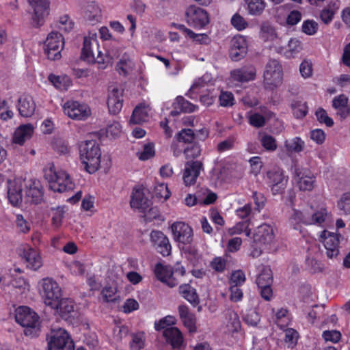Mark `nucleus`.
<instances>
[{
  "label": "nucleus",
  "mask_w": 350,
  "mask_h": 350,
  "mask_svg": "<svg viewBox=\"0 0 350 350\" xmlns=\"http://www.w3.org/2000/svg\"><path fill=\"white\" fill-rule=\"evenodd\" d=\"M79 159L84 170L89 174L95 173L100 167L101 151L95 140H87L79 144Z\"/></svg>",
  "instance_id": "nucleus-1"
},
{
  "label": "nucleus",
  "mask_w": 350,
  "mask_h": 350,
  "mask_svg": "<svg viewBox=\"0 0 350 350\" xmlns=\"http://www.w3.org/2000/svg\"><path fill=\"white\" fill-rule=\"evenodd\" d=\"M81 58L89 64L100 65V68H105L107 65L111 63L112 58L108 55H103L99 50L98 41L96 33L92 36H85L83 48L81 49Z\"/></svg>",
  "instance_id": "nucleus-2"
},
{
  "label": "nucleus",
  "mask_w": 350,
  "mask_h": 350,
  "mask_svg": "<svg viewBox=\"0 0 350 350\" xmlns=\"http://www.w3.org/2000/svg\"><path fill=\"white\" fill-rule=\"evenodd\" d=\"M15 320L25 327L24 334L31 338H36L40 332V317L27 306H19L16 310Z\"/></svg>",
  "instance_id": "nucleus-3"
},
{
  "label": "nucleus",
  "mask_w": 350,
  "mask_h": 350,
  "mask_svg": "<svg viewBox=\"0 0 350 350\" xmlns=\"http://www.w3.org/2000/svg\"><path fill=\"white\" fill-rule=\"evenodd\" d=\"M44 178L49 188L54 192L63 193L74 189L75 184L70 176L64 170H56L53 165L45 169Z\"/></svg>",
  "instance_id": "nucleus-4"
},
{
  "label": "nucleus",
  "mask_w": 350,
  "mask_h": 350,
  "mask_svg": "<svg viewBox=\"0 0 350 350\" xmlns=\"http://www.w3.org/2000/svg\"><path fill=\"white\" fill-rule=\"evenodd\" d=\"M174 241L178 245H189L185 250L186 252L195 256L197 250L190 246L193 241V228L184 221H174L170 226Z\"/></svg>",
  "instance_id": "nucleus-5"
},
{
  "label": "nucleus",
  "mask_w": 350,
  "mask_h": 350,
  "mask_svg": "<svg viewBox=\"0 0 350 350\" xmlns=\"http://www.w3.org/2000/svg\"><path fill=\"white\" fill-rule=\"evenodd\" d=\"M130 204L131 208L137 209L139 212L144 213L143 217L145 223L151 222L159 216L157 210L150 208V201L145 196L144 192L139 189L133 191Z\"/></svg>",
  "instance_id": "nucleus-6"
},
{
  "label": "nucleus",
  "mask_w": 350,
  "mask_h": 350,
  "mask_svg": "<svg viewBox=\"0 0 350 350\" xmlns=\"http://www.w3.org/2000/svg\"><path fill=\"white\" fill-rule=\"evenodd\" d=\"M283 81L282 65L275 59H271L267 64L263 75V86L265 90H273L279 87Z\"/></svg>",
  "instance_id": "nucleus-7"
},
{
  "label": "nucleus",
  "mask_w": 350,
  "mask_h": 350,
  "mask_svg": "<svg viewBox=\"0 0 350 350\" xmlns=\"http://www.w3.org/2000/svg\"><path fill=\"white\" fill-rule=\"evenodd\" d=\"M327 217L328 212L325 208H321L312 214L307 211H300L295 209L291 220L295 224L322 226Z\"/></svg>",
  "instance_id": "nucleus-8"
},
{
  "label": "nucleus",
  "mask_w": 350,
  "mask_h": 350,
  "mask_svg": "<svg viewBox=\"0 0 350 350\" xmlns=\"http://www.w3.org/2000/svg\"><path fill=\"white\" fill-rule=\"evenodd\" d=\"M49 350H75V344L64 329H52L49 338Z\"/></svg>",
  "instance_id": "nucleus-9"
},
{
  "label": "nucleus",
  "mask_w": 350,
  "mask_h": 350,
  "mask_svg": "<svg viewBox=\"0 0 350 350\" xmlns=\"http://www.w3.org/2000/svg\"><path fill=\"white\" fill-rule=\"evenodd\" d=\"M40 293L44 304L48 306H56L57 300L62 296V289L58 283L50 278H43L41 281Z\"/></svg>",
  "instance_id": "nucleus-10"
},
{
  "label": "nucleus",
  "mask_w": 350,
  "mask_h": 350,
  "mask_svg": "<svg viewBox=\"0 0 350 350\" xmlns=\"http://www.w3.org/2000/svg\"><path fill=\"white\" fill-rule=\"evenodd\" d=\"M185 20L188 25L196 29H204L210 22L208 12L194 5L187 8Z\"/></svg>",
  "instance_id": "nucleus-11"
},
{
  "label": "nucleus",
  "mask_w": 350,
  "mask_h": 350,
  "mask_svg": "<svg viewBox=\"0 0 350 350\" xmlns=\"http://www.w3.org/2000/svg\"><path fill=\"white\" fill-rule=\"evenodd\" d=\"M293 179L299 190L311 191L316 183V177L311 170L297 164L293 166Z\"/></svg>",
  "instance_id": "nucleus-12"
},
{
  "label": "nucleus",
  "mask_w": 350,
  "mask_h": 350,
  "mask_svg": "<svg viewBox=\"0 0 350 350\" xmlns=\"http://www.w3.org/2000/svg\"><path fill=\"white\" fill-rule=\"evenodd\" d=\"M64 45V37L62 33L54 31L50 33L44 42V51L48 59L51 60L60 59Z\"/></svg>",
  "instance_id": "nucleus-13"
},
{
  "label": "nucleus",
  "mask_w": 350,
  "mask_h": 350,
  "mask_svg": "<svg viewBox=\"0 0 350 350\" xmlns=\"http://www.w3.org/2000/svg\"><path fill=\"white\" fill-rule=\"evenodd\" d=\"M267 183L273 195L282 193L287 184L288 177L280 167H274L267 172Z\"/></svg>",
  "instance_id": "nucleus-14"
},
{
  "label": "nucleus",
  "mask_w": 350,
  "mask_h": 350,
  "mask_svg": "<svg viewBox=\"0 0 350 350\" xmlns=\"http://www.w3.org/2000/svg\"><path fill=\"white\" fill-rule=\"evenodd\" d=\"M63 109L65 114L73 120H83L90 115V109L88 105L73 100L66 101Z\"/></svg>",
  "instance_id": "nucleus-15"
},
{
  "label": "nucleus",
  "mask_w": 350,
  "mask_h": 350,
  "mask_svg": "<svg viewBox=\"0 0 350 350\" xmlns=\"http://www.w3.org/2000/svg\"><path fill=\"white\" fill-rule=\"evenodd\" d=\"M33 10V25L39 27L44 23V18L49 14V1L48 0H28Z\"/></svg>",
  "instance_id": "nucleus-16"
},
{
  "label": "nucleus",
  "mask_w": 350,
  "mask_h": 350,
  "mask_svg": "<svg viewBox=\"0 0 350 350\" xmlns=\"http://www.w3.org/2000/svg\"><path fill=\"white\" fill-rule=\"evenodd\" d=\"M150 241L157 252L163 256H168L171 254L172 245L168 237L160 230H152L150 234Z\"/></svg>",
  "instance_id": "nucleus-17"
},
{
  "label": "nucleus",
  "mask_w": 350,
  "mask_h": 350,
  "mask_svg": "<svg viewBox=\"0 0 350 350\" xmlns=\"http://www.w3.org/2000/svg\"><path fill=\"white\" fill-rule=\"evenodd\" d=\"M338 233L330 232L324 230L321 237L323 239V243L326 250V255L329 258H336L339 254L340 237Z\"/></svg>",
  "instance_id": "nucleus-18"
},
{
  "label": "nucleus",
  "mask_w": 350,
  "mask_h": 350,
  "mask_svg": "<svg viewBox=\"0 0 350 350\" xmlns=\"http://www.w3.org/2000/svg\"><path fill=\"white\" fill-rule=\"evenodd\" d=\"M55 309L62 319L67 321H72L76 315L75 303L70 298H60L57 300L56 306H50Z\"/></svg>",
  "instance_id": "nucleus-19"
},
{
  "label": "nucleus",
  "mask_w": 350,
  "mask_h": 350,
  "mask_svg": "<svg viewBox=\"0 0 350 350\" xmlns=\"http://www.w3.org/2000/svg\"><path fill=\"white\" fill-rule=\"evenodd\" d=\"M247 52V43L243 36H234L231 40L229 55L232 61L238 62L243 59Z\"/></svg>",
  "instance_id": "nucleus-20"
},
{
  "label": "nucleus",
  "mask_w": 350,
  "mask_h": 350,
  "mask_svg": "<svg viewBox=\"0 0 350 350\" xmlns=\"http://www.w3.org/2000/svg\"><path fill=\"white\" fill-rule=\"evenodd\" d=\"M83 18L92 25L100 23L103 19V11L100 4L94 1L87 2L83 8Z\"/></svg>",
  "instance_id": "nucleus-21"
},
{
  "label": "nucleus",
  "mask_w": 350,
  "mask_h": 350,
  "mask_svg": "<svg viewBox=\"0 0 350 350\" xmlns=\"http://www.w3.org/2000/svg\"><path fill=\"white\" fill-rule=\"evenodd\" d=\"M202 168L203 164L200 161H187L185 165L183 176L185 185L186 186L194 185Z\"/></svg>",
  "instance_id": "nucleus-22"
},
{
  "label": "nucleus",
  "mask_w": 350,
  "mask_h": 350,
  "mask_svg": "<svg viewBox=\"0 0 350 350\" xmlns=\"http://www.w3.org/2000/svg\"><path fill=\"white\" fill-rule=\"evenodd\" d=\"M256 70L253 66H243L230 72V81L237 83H247L255 79Z\"/></svg>",
  "instance_id": "nucleus-23"
},
{
  "label": "nucleus",
  "mask_w": 350,
  "mask_h": 350,
  "mask_svg": "<svg viewBox=\"0 0 350 350\" xmlns=\"http://www.w3.org/2000/svg\"><path fill=\"white\" fill-rule=\"evenodd\" d=\"M274 237L272 226L267 224H262L254 230L253 242L256 245H268L273 241Z\"/></svg>",
  "instance_id": "nucleus-24"
},
{
  "label": "nucleus",
  "mask_w": 350,
  "mask_h": 350,
  "mask_svg": "<svg viewBox=\"0 0 350 350\" xmlns=\"http://www.w3.org/2000/svg\"><path fill=\"white\" fill-rule=\"evenodd\" d=\"M154 273L158 280L171 288L177 286L179 283L178 278H173V272L171 271L170 267L163 265L161 262L155 265Z\"/></svg>",
  "instance_id": "nucleus-25"
},
{
  "label": "nucleus",
  "mask_w": 350,
  "mask_h": 350,
  "mask_svg": "<svg viewBox=\"0 0 350 350\" xmlns=\"http://www.w3.org/2000/svg\"><path fill=\"white\" fill-rule=\"evenodd\" d=\"M16 107L21 116L30 118L36 111V104L31 96L23 94L19 97Z\"/></svg>",
  "instance_id": "nucleus-26"
},
{
  "label": "nucleus",
  "mask_w": 350,
  "mask_h": 350,
  "mask_svg": "<svg viewBox=\"0 0 350 350\" xmlns=\"http://www.w3.org/2000/svg\"><path fill=\"white\" fill-rule=\"evenodd\" d=\"M8 198L13 206H18L23 201V186L21 182L8 180Z\"/></svg>",
  "instance_id": "nucleus-27"
},
{
  "label": "nucleus",
  "mask_w": 350,
  "mask_h": 350,
  "mask_svg": "<svg viewBox=\"0 0 350 350\" xmlns=\"http://www.w3.org/2000/svg\"><path fill=\"white\" fill-rule=\"evenodd\" d=\"M180 318L189 333H196L197 331L196 317L195 314L190 312L186 305H180L178 308Z\"/></svg>",
  "instance_id": "nucleus-28"
},
{
  "label": "nucleus",
  "mask_w": 350,
  "mask_h": 350,
  "mask_svg": "<svg viewBox=\"0 0 350 350\" xmlns=\"http://www.w3.org/2000/svg\"><path fill=\"white\" fill-rule=\"evenodd\" d=\"M23 258L26 267L31 270L37 271L42 266V260L40 254L31 247L24 249Z\"/></svg>",
  "instance_id": "nucleus-29"
},
{
  "label": "nucleus",
  "mask_w": 350,
  "mask_h": 350,
  "mask_svg": "<svg viewBox=\"0 0 350 350\" xmlns=\"http://www.w3.org/2000/svg\"><path fill=\"white\" fill-rule=\"evenodd\" d=\"M340 6L339 0H330L327 5L320 12L319 17L325 25H329L333 21L335 14L337 13Z\"/></svg>",
  "instance_id": "nucleus-30"
},
{
  "label": "nucleus",
  "mask_w": 350,
  "mask_h": 350,
  "mask_svg": "<svg viewBox=\"0 0 350 350\" xmlns=\"http://www.w3.org/2000/svg\"><path fill=\"white\" fill-rule=\"evenodd\" d=\"M43 188L38 180L31 181L26 190V198L27 200L33 204H39L43 198Z\"/></svg>",
  "instance_id": "nucleus-31"
},
{
  "label": "nucleus",
  "mask_w": 350,
  "mask_h": 350,
  "mask_svg": "<svg viewBox=\"0 0 350 350\" xmlns=\"http://www.w3.org/2000/svg\"><path fill=\"white\" fill-rule=\"evenodd\" d=\"M163 335L167 343L173 349H179L183 343V336L180 329L176 327H170L165 329Z\"/></svg>",
  "instance_id": "nucleus-32"
},
{
  "label": "nucleus",
  "mask_w": 350,
  "mask_h": 350,
  "mask_svg": "<svg viewBox=\"0 0 350 350\" xmlns=\"http://www.w3.org/2000/svg\"><path fill=\"white\" fill-rule=\"evenodd\" d=\"M178 293L182 297L193 306L200 304V298L196 289L189 284H183L178 287Z\"/></svg>",
  "instance_id": "nucleus-33"
},
{
  "label": "nucleus",
  "mask_w": 350,
  "mask_h": 350,
  "mask_svg": "<svg viewBox=\"0 0 350 350\" xmlns=\"http://www.w3.org/2000/svg\"><path fill=\"white\" fill-rule=\"evenodd\" d=\"M33 133V126L31 124L21 125L15 131L13 136V142L23 145L27 139L31 137Z\"/></svg>",
  "instance_id": "nucleus-34"
},
{
  "label": "nucleus",
  "mask_w": 350,
  "mask_h": 350,
  "mask_svg": "<svg viewBox=\"0 0 350 350\" xmlns=\"http://www.w3.org/2000/svg\"><path fill=\"white\" fill-rule=\"evenodd\" d=\"M122 97L118 89H113L109 94L107 103L111 113L116 115L121 111L123 106Z\"/></svg>",
  "instance_id": "nucleus-35"
},
{
  "label": "nucleus",
  "mask_w": 350,
  "mask_h": 350,
  "mask_svg": "<svg viewBox=\"0 0 350 350\" xmlns=\"http://www.w3.org/2000/svg\"><path fill=\"white\" fill-rule=\"evenodd\" d=\"M148 105L145 103L137 105L132 113L131 122L135 124H139L148 120Z\"/></svg>",
  "instance_id": "nucleus-36"
},
{
  "label": "nucleus",
  "mask_w": 350,
  "mask_h": 350,
  "mask_svg": "<svg viewBox=\"0 0 350 350\" xmlns=\"http://www.w3.org/2000/svg\"><path fill=\"white\" fill-rule=\"evenodd\" d=\"M245 2L247 5L246 10L252 16L261 15L266 7L265 0H245Z\"/></svg>",
  "instance_id": "nucleus-37"
},
{
  "label": "nucleus",
  "mask_w": 350,
  "mask_h": 350,
  "mask_svg": "<svg viewBox=\"0 0 350 350\" xmlns=\"http://www.w3.org/2000/svg\"><path fill=\"white\" fill-rule=\"evenodd\" d=\"M251 219L243 220L237 222L234 226L228 230L230 235L233 236L235 234H240L243 232L246 237H249L251 235L252 231L250 228Z\"/></svg>",
  "instance_id": "nucleus-38"
},
{
  "label": "nucleus",
  "mask_w": 350,
  "mask_h": 350,
  "mask_svg": "<svg viewBox=\"0 0 350 350\" xmlns=\"http://www.w3.org/2000/svg\"><path fill=\"white\" fill-rule=\"evenodd\" d=\"M48 79L56 88L60 90H67L72 84L70 78L67 75L58 76L51 74Z\"/></svg>",
  "instance_id": "nucleus-39"
},
{
  "label": "nucleus",
  "mask_w": 350,
  "mask_h": 350,
  "mask_svg": "<svg viewBox=\"0 0 350 350\" xmlns=\"http://www.w3.org/2000/svg\"><path fill=\"white\" fill-rule=\"evenodd\" d=\"M178 29L183 30L187 36L198 44H208L210 42V38L206 33H196L191 29L187 28L183 25H179Z\"/></svg>",
  "instance_id": "nucleus-40"
},
{
  "label": "nucleus",
  "mask_w": 350,
  "mask_h": 350,
  "mask_svg": "<svg viewBox=\"0 0 350 350\" xmlns=\"http://www.w3.org/2000/svg\"><path fill=\"white\" fill-rule=\"evenodd\" d=\"M131 340L129 342L131 350H142L145 347L146 334L144 332H138L131 334Z\"/></svg>",
  "instance_id": "nucleus-41"
},
{
  "label": "nucleus",
  "mask_w": 350,
  "mask_h": 350,
  "mask_svg": "<svg viewBox=\"0 0 350 350\" xmlns=\"http://www.w3.org/2000/svg\"><path fill=\"white\" fill-rule=\"evenodd\" d=\"M291 314L286 308H282L275 313V323L282 329H285L291 323Z\"/></svg>",
  "instance_id": "nucleus-42"
},
{
  "label": "nucleus",
  "mask_w": 350,
  "mask_h": 350,
  "mask_svg": "<svg viewBox=\"0 0 350 350\" xmlns=\"http://www.w3.org/2000/svg\"><path fill=\"white\" fill-rule=\"evenodd\" d=\"M286 150L289 152L299 153L303 151L305 142L299 137H295L284 143Z\"/></svg>",
  "instance_id": "nucleus-43"
},
{
  "label": "nucleus",
  "mask_w": 350,
  "mask_h": 350,
  "mask_svg": "<svg viewBox=\"0 0 350 350\" xmlns=\"http://www.w3.org/2000/svg\"><path fill=\"white\" fill-rule=\"evenodd\" d=\"M293 113L297 119H301L306 116L308 107L306 102L294 100L291 104Z\"/></svg>",
  "instance_id": "nucleus-44"
},
{
  "label": "nucleus",
  "mask_w": 350,
  "mask_h": 350,
  "mask_svg": "<svg viewBox=\"0 0 350 350\" xmlns=\"http://www.w3.org/2000/svg\"><path fill=\"white\" fill-rule=\"evenodd\" d=\"M218 100L221 107L227 108L233 107L236 103V100L232 92L224 90H220Z\"/></svg>",
  "instance_id": "nucleus-45"
},
{
  "label": "nucleus",
  "mask_w": 350,
  "mask_h": 350,
  "mask_svg": "<svg viewBox=\"0 0 350 350\" xmlns=\"http://www.w3.org/2000/svg\"><path fill=\"white\" fill-rule=\"evenodd\" d=\"M175 107L183 113H191L195 111L198 108L196 105L186 100L182 96H178L176 97L175 101Z\"/></svg>",
  "instance_id": "nucleus-46"
},
{
  "label": "nucleus",
  "mask_w": 350,
  "mask_h": 350,
  "mask_svg": "<svg viewBox=\"0 0 350 350\" xmlns=\"http://www.w3.org/2000/svg\"><path fill=\"white\" fill-rule=\"evenodd\" d=\"M273 282L272 271L270 269H264L256 278V283L258 286H270Z\"/></svg>",
  "instance_id": "nucleus-47"
},
{
  "label": "nucleus",
  "mask_w": 350,
  "mask_h": 350,
  "mask_svg": "<svg viewBox=\"0 0 350 350\" xmlns=\"http://www.w3.org/2000/svg\"><path fill=\"white\" fill-rule=\"evenodd\" d=\"M155 154L154 145L153 143L144 144L143 150L138 151L137 156L140 161H146L153 157Z\"/></svg>",
  "instance_id": "nucleus-48"
},
{
  "label": "nucleus",
  "mask_w": 350,
  "mask_h": 350,
  "mask_svg": "<svg viewBox=\"0 0 350 350\" xmlns=\"http://www.w3.org/2000/svg\"><path fill=\"white\" fill-rule=\"evenodd\" d=\"M176 319L173 316H166L164 318H162L159 321L154 322V329L157 331H161L165 329H168L172 327V325L176 324Z\"/></svg>",
  "instance_id": "nucleus-49"
},
{
  "label": "nucleus",
  "mask_w": 350,
  "mask_h": 350,
  "mask_svg": "<svg viewBox=\"0 0 350 350\" xmlns=\"http://www.w3.org/2000/svg\"><path fill=\"white\" fill-rule=\"evenodd\" d=\"M195 139V133L191 129H183L177 135V140L178 142L185 144H192Z\"/></svg>",
  "instance_id": "nucleus-50"
},
{
  "label": "nucleus",
  "mask_w": 350,
  "mask_h": 350,
  "mask_svg": "<svg viewBox=\"0 0 350 350\" xmlns=\"http://www.w3.org/2000/svg\"><path fill=\"white\" fill-rule=\"evenodd\" d=\"M74 25V22L70 20L69 16L65 14L60 16L56 25L59 30L68 33L73 29Z\"/></svg>",
  "instance_id": "nucleus-51"
},
{
  "label": "nucleus",
  "mask_w": 350,
  "mask_h": 350,
  "mask_svg": "<svg viewBox=\"0 0 350 350\" xmlns=\"http://www.w3.org/2000/svg\"><path fill=\"white\" fill-rule=\"evenodd\" d=\"M262 146L267 151L273 152L277 149V142L273 136L265 134L260 139Z\"/></svg>",
  "instance_id": "nucleus-52"
},
{
  "label": "nucleus",
  "mask_w": 350,
  "mask_h": 350,
  "mask_svg": "<svg viewBox=\"0 0 350 350\" xmlns=\"http://www.w3.org/2000/svg\"><path fill=\"white\" fill-rule=\"evenodd\" d=\"M302 50L301 42L296 38H291L288 43V51H286V55L289 57H293Z\"/></svg>",
  "instance_id": "nucleus-53"
},
{
  "label": "nucleus",
  "mask_w": 350,
  "mask_h": 350,
  "mask_svg": "<svg viewBox=\"0 0 350 350\" xmlns=\"http://www.w3.org/2000/svg\"><path fill=\"white\" fill-rule=\"evenodd\" d=\"M315 116L320 124H325L327 127H331L334 124L333 119L327 115V111L322 107H319L316 111Z\"/></svg>",
  "instance_id": "nucleus-54"
},
{
  "label": "nucleus",
  "mask_w": 350,
  "mask_h": 350,
  "mask_svg": "<svg viewBox=\"0 0 350 350\" xmlns=\"http://www.w3.org/2000/svg\"><path fill=\"white\" fill-rule=\"evenodd\" d=\"M319 29L318 23L314 20H306L303 22L301 29L302 31L308 36L314 35Z\"/></svg>",
  "instance_id": "nucleus-55"
},
{
  "label": "nucleus",
  "mask_w": 350,
  "mask_h": 350,
  "mask_svg": "<svg viewBox=\"0 0 350 350\" xmlns=\"http://www.w3.org/2000/svg\"><path fill=\"white\" fill-rule=\"evenodd\" d=\"M249 124L255 128H261L265 125V118L258 112L250 114L248 117Z\"/></svg>",
  "instance_id": "nucleus-56"
},
{
  "label": "nucleus",
  "mask_w": 350,
  "mask_h": 350,
  "mask_svg": "<svg viewBox=\"0 0 350 350\" xmlns=\"http://www.w3.org/2000/svg\"><path fill=\"white\" fill-rule=\"evenodd\" d=\"M184 153L187 159H196L201 154V148L198 144H190L184 150Z\"/></svg>",
  "instance_id": "nucleus-57"
},
{
  "label": "nucleus",
  "mask_w": 350,
  "mask_h": 350,
  "mask_svg": "<svg viewBox=\"0 0 350 350\" xmlns=\"http://www.w3.org/2000/svg\"><path fill=\"white\" fill-rule=\"evenodd\" d=\"M246 280L244 272L241 270L234 271L230 276V284L234 286H242Z\"/></svg>",
  "instance_id": "nucleus-58"
},
{
  "label": "nucleus",
  "mask_w": 350,
  "mask_h": 350,
  "mask_svg": "<svg viewBox=\"0 0 350 350\" xmlns=\"http://www.w3.org/2000/svg\"><path fill=\"white\" fill-rule=\"evenodd\" d=\"M341 333L337 330H325L322 333V338L325 342L337 343L341 339Z\"/></svg>",
  "instance_id": "nucleus-59"
},
{
  "label": "nucleus",
  "mask_w": 350,
  "mask_h": 350,
  "mask_svg": "<svg viewBox=\"0 0 350 350\" xmlns=\"http://www.w3.org/2000/svg\"><path fill=\"white\" fill-rule=\"evenodd\" d=\"M232 25L238 31H242L248 26V23L239 14H234L231 18Z\"/></svg>",
  "instance_id": "nucleus-60"
},
{
  "label": "nucleus",
  "mask_w": 350,
  "mask_h": 350,
  "mask_svg": "<svg viewBox=\"0 0 350 350\" xmlns=\"http://www.w3.org/2000/svg\"><path fill=\"white\" fill-rule=\"evenodd\" d=\"M154 195L158 198H163L164 200L168 199L171 196V192L168 189L167 185L165 183H160L154 187Z\"/></svg>",
  "instance_id": "nucleus-61"
},
{
  "label": "nucleus",
  "mask_w": 350,
  "mask_h": 350,
  "mask_svg": "<svg viewBox=\"0 0 350 350\" xmlns=\"http://www.w3.org/2000/svg\"><path fill=\"white\" fill-rule=\"evenodd\" d=\"M16 226L18 230L24 234L29 232L31 228L30 224L21 214L16 215Z\"/></svg>",
  "instance_id": "nucleus-62"
},
{
  "label": "nucleus",
  "mask_w": 350,
  "mask_h": 350,
  "mask_svg": "<svg viewBox=\"0 0 350 350\" xmlns=\"http://www.w3.org/2000/svg\"><path fill=\"white\" fill-rule=\"evenodd\" d=\"M252 204L248 203L242 207L238 208L235 211L236 215L244 220L250 219V215L252 213Z\"/></svg>",
  "instance_id": "nucleus-63"
},
{
  "label": "nucleus",
  "mask_w": 350,
  "mask_h": 350,
  "mask_svg": "<svg viewBox=\"0 0 350 350\" xmlns=\"http://www.w3.org/2000/svg\"><path fill=\"white\" fill-rule=\"evenodd\" d=\"M338 205L345 214H350V192L345 193L342 196Z\"/></svg>",
  "instance_id": "nucleus-64"
}]
</instances>
